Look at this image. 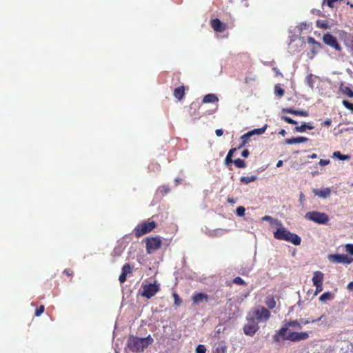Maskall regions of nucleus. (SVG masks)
Listing matches in <instances>:
<instances>
[{"mask_svg":"<svg viewBox=\"0 0 353 353\" xmlns=\"http://www.w3.org/2000/svg\"><path fill=\"white\" fill-rule=\"evenodd\" d=\"M243 330L245 335L253 336L259 330V322L254 317H247V323L244 325Z\"/></svg>","mask_w":353,"mask_h":353,"instance_id":"obj_3","label":"nucleus"},{"mask_svg":"<svg viewBox=\"0 0 353 353\" xmlns=\"http://www.w3.org/2000/svg\"><path fill=\"white\" fill-rule=\"evenodd\" d=\"M323 41L326 45L333 48L336 50H341V46L338 43L336 37L330 33H327L323 35Z\"/></svg>","mask_w":353,"mask_h":353,"instance_id":"obj_11","label":"nucleus"},{"mask_svg":"<svg viewBox=\"0 0 353 353\" xmlns=\"http://www.w3.org/2000/svg\"><path fill=\"white\" fill-rule=\"evenodd\" d=\"M274 93L276 96L281 97L284 95L285 91L279 85H276L274 87Z\"/></svg>","mask_w":353,"mask_h":353,"instance_id":"obj_33","label":"nucleus"},{"mask_svg":"<svg viewBox=\"0 0 353 353\" xmlns=\"http://www.w3.org/2000/svg\"><path fill=\"white\" fill-rule=\"evenodd\" d=\"M63 274H66L68 276L72 277L74 272L70 269H65L63 271Z\"/></svg>","mask_w":353,"mask_h":353,"instance_id":"obj_48","label":"nucleus"},{"mask_svg":"<svg viewBox=\"0 0 353 353\" xmlns=\"http://www.w3.org/2000/svg\"><path fill=\"white\" fill-rule=\"evenodd\" d=\"M256 179V176H241V179H240V181L241 182L243 183H245V184H248L250 182H253Z\"/></svg>","mask_w":353,"mask_h":353,"instance_id":"obj_28","label":"nucleus"},{"mask_svg":"<svg viewBox=\"0 0 353 353\" xmlns=\"http://www.w3.org/2000/svg\"><path fill=\"white\" fill-rule=\"evenodd\" d=\"M322 317H323V316H320L319 318H318L316 319H311V318L302 319H301V321L302 325H307L310 323H316V322L320 321L322 319Z\"/></svg>","mask_w":353,"mask_h":353,"instance_id":"obj_30","label":"nucleus"},{"mask_svg":"<svg viewBox=\"0 0 353 353\" xmlns=\"http://www.w3.org/2000/svg\"><path fill=\"white\" fill-rule=\"evenodd\" d=\"M316 287L315 294L323 291V284L314 285Z\"/></svg>","mask_w":353,"mask_h":353,"instance_id":"obj_45","label":"nucleus"},{"mask_svg":"<svg viewBox=\"0 0 353 353\" xmlns=\"http://www.w3.org/2000/svg\"><path fill=\"white\" fill-rule=\"evenodd\" d=\"M346 251L353 255V244H347L346 245Z\"/></svg>","mask_w":353,"mask_h":353,"instance_id":"obj_46","label":"nucleus"},{"mask_svg":"<svg viewBox=\"0 0 353 353\" xmlns=\"http://www.w3.org/2000/svg\"><path fill=\"white\" fill-rule=\"evenodd\" d=\"M160 290L159 285L156 283H150L143 285L141 296L147 299H150Z\"/></svg>","mask_w":353,"mask_h":353,"instance_id":"obj_6","label":"nucleus"},{"mask_svg":"<svg viewBox=\"0 0 353 353\" xmlns=\"http://www.w3.org/2000/svg\"><path fill=\"white\" fill-rule=\"evenodd\" d=\"M146 250L148 253H152L161 246L162 242L159 236L147 238L145 240Z\"/></svg>","mask_w":353,"mask_h":353,"instance_id":"obj_5","label":"nucleus"},{"mask_svg":"<svg viewBox=\"0 0 353 353\" xmlns=\"http://www.w3.org/2000/svg\"><path fill=\"white\" fill-rule=\"evenodd\" d=\"M308 140H309L308 138L303 137H299L288 139L285 140V143L287 144L292 145V144L305 143V142H307Z\"/></svg>","mask_w":353,"mask_h":353,"instance_id":"obj_19","label":"nucleus"},{"mask_svg":"<svg viewBox=\"0 0 353 353\" xmlns=\"http://www.w3.org/2000/svg\"><path fill=\"white\" fill-rule=\"evenodd\" d=\"M285 325L287 327H295V328H297V329H301L302 328V323H301V320L300 321H297V320L290 321L289 322H288L285 324Z\"/></svg>","mask_w":353,"mask_h":353,"instance_id":"obj_27","label":"nucleus"},{"mask_svg":"<svg viewBox=\"0 0 353 353\" xmlns=\"http://www.w3.org/2000/svg\"><path fill=\"white\" fill-rule=\"evenodd\" d=\"M316 26L323 29H327L329 28L328 22L325 20L317 21Z\"/></svg>","mask_w":353,"mask_h":353,"instance_id":"obj_34","label":"nucleus"},{"mask_svg":"<svg viewBox=\"0 0 353 353\" xmlns=\"http://www.w3.org/2000/svg\"><path fill=\"white\" fill-rule=\"evenodd\" d=\"M159 190L163 194H165L170 192V189L168 185H163L159 188Z\"/></svg>","mask_w":353,"mask_h":353,"instance_id":"obj_41","label":"nucleus"},{"mask_svg":"<svg viewBox=\"0 0 353 353\" xmlns=\"http://www.w3.org/2000/svg\"><path fill=\"white\" fill-rule=\"evenodd\" d=\"M232 283L239 285H246L245 281L239 276L235 277L233 279Z\"/></svg>","mask_w":353,"mask_h":353,"instance_id":"obj_37","label":"nucleus"},{"mask_svg":"<svg viewBox=\"0 0 353 353\" xmlns=\"http://www.w3.org/2000/svg\"><path fill=\"white\" fill-rule=\"evenodd\" d=\"M332 296H333V295L330 292H326L320 296L319 300L321 302H325L327 300L332 299Z\"/></svg>","mask_w":353,"mask_h":353,"instance_id":"obj_29","label":"nucleus"},{"mask_svg":"<svg viewBox=\"0 0 353 353\" xmlns=\"http://www.w3.org/2000/svg\"><path fill=\"white\" fill-rule=\"evenodd\" d=\"M281 119H282V120H283L285 122L290 123V124H296L297 123V122L295 120L291 119L290 117H286V116H283Z\"/></svg>","mask_w":353,"mask_h":353,"instance_id":"obj_44","label":"nucleus"},{"mask_svg":"<svg viewBox=\"0 0 353 353\" xmlns=\"http://www.w3.org/2000/svg\"><path fill=\"white\" fill-rule=\"evenodd\" d=\"M241 154H250V152L248 151V150H243L241 152Z\"/></svg>","mask_w":353,"mask_h":353,"instance_id":"obj_60","label":"nucleus"},{"mask_svg":"<svg viewBox=\"0 0 353 353\" xmlns=\"http://www.w3.org/2000/svg\"><path fill=\"white\" fill-rule=\"evenodd\" d=\"M305 217L319 224H326L329 221L327 214L317 211L308 212L305 214Z\"/></svg>","mask_w":353,"mask_h":353,"instance_id":"obj_4","label":"nucleus"},{"mask_svg":"<svg viewBox=\"0 0 353 353\" xmlns=\"http://www.w3.org/2000/svg\"><path fill=\"white\" fill-rule=\"evenodd\" d=\"M324 274L320 271L314 272L312 277L313 285L323 284Z\"/></svg>","mask_w":353,"mask_h":353,"instance_id":"obj_17","label":"nucleus"},{"mask_svg":"<svg viewBox=\"0 0 353 353\" xmlns=\"http://www.w3.org/2000/svg\"><path fill=\"white\" fill-rule=\"evenodd\" d=\"M267 127H268L267 124H265L262 128L254 129V130L244 134L241 137V143L240 144V146H243V145H245L248 143L249 139L252 136L255 135V134H258V135L263 134L265 132Z\"/></svg>","mask_w":353,"mask_h":353,"instance_id":"obj_7","label":"nucleus"},{"mask_svg":"<svg viewBox=\"0 0 353 353\" xmlns=\"http://www.w3.org/2000/svg\"><path fill=\"white\" fill-rule=\"evenodd\" d=\"M309 338V334L306 332H292L290 330V332L288 333L287 341H290L292 342H298L301 341L306 340Z\"/></svg>","mask_w":353,"mask_h":353,"instance_id":"obj_10","label":"nucleus"},{"mask_svg":"<svg viewBox=\"0 0 353 353\" xmlns=\"http://www.w3.org/2000/svg\"><path fill=\"white\" fill-rule=\"evenodd\" d=\"M226 352V346L222 344L218 345L213 350V353H225Z\"/></svg>","mask_w":353,"mask_h":353,"instance_id":"obj_31","label":"nucleus"},{"mask_svg":"<svg viewBox=\"0 0 353 353\" xmlns=\"http://www.w3.org/2000/svg\"><path fill=\"white\" fill-rule=\"evenodd\" d=\"M172 295H173V298L174 300V306L175 307L179 306L182 303L181 299L180 298L179 294L176 292H174Z\"/></svg>","mask_w":353,"mask_h":353,"instance_id":"obj_35","label":"nucleus"},{"mask_svg":"<svg viewBox=\"0 0 353 353\" xmlns=\"http://www.w3.org/2000/svg\"><path fill=\"white\" fill-rule=\"evenodd\" d=\"M218 101L219 99L214 94H208L203 99V103H215Z\"/></svg>","mask_w":353,"mask_h":353,"instance_id":"obj_24","label":"nucleus"},{"mask_svg":"<svg viewBox=\"0 0 353 353\" xmlns=\"http://www.w3.org/2000/svg\"><path fill=\"white\" fill-rule=\"evenodd\" d=\"M234 163L235 164V165L237 167V168H244L245 166V162L243 160L241 159H236L234 161Z\"/></svg>","mask_w":353,"mask_h":353,"instance_id":"obj_39","label":"nucleus"},{"mask_svg":"<svg viewBox=\"0 0 353 353\" xmlns=\"http://www.w3.org/2000/svg\"><path fill=\"white\" fill-rule=\"evenodd\" d=\"M245 209L243 206H239L236 210V213L238 216H242L245 214Z\"/></svg>","mask_w":353,"mask_h":353,"instance_id":"obj_40","label":"nucleus"},{"mask_svg":"<svg viewBox=\"0 0 353 353\" xmlns=\"http://www.w3.org/2000/svg\"><path fill=\"white\" fill-rule=\"evenodd\" d=\"M347 289L350 291H353V281L350 282L347 285Z\"/></svg>","mask_w":353,"mask_h":353,"instance_id":"obj_55","label":"nucleus"},{"mask_svg":"<svg viewBox=\"0 0 353 353\" xmlns=\"http://www.w3.org/2000/svg\"><path fill=\"white\" fill-rule=\"evenodd\" d=\"M348 46L353 51V37L350 40Z\"/></svg>","mask_w":353,"mask_h":353,"instance_id":"obj_56","label":"nucleus"},{"mask_svg":"<svg viewBox=\"0 0 353 353\" xmlns=\"http://www.w3.org/2000/svg\"><path fill=\"white\" fill-rule=\"evenodd\" d=\"M284 112L290 113L296 116L307 117L309 115L307 111L304 110H296L292 108H286L283 110Z\"/></svg>","mask_w":353,"mask_h":353,"instance_id":"obj_18","label":"nucleus"},{"mask_svg":"<svg viewBox=\"0 0 353 353\" xmlns=\"http://www.w3.org/2000/svg\"><path fill=\"white\" fill-rule=\"evenodd\" d=\"M312 192L316 196L323 199L329 197L331 194V190L328 188H322L320 190L314 189Z\"/></svg>","mask_w":353,"mask_h":353,"instance_id":"obj_16","label":"nucleus"},{"mask_svg":"<svg viewBox=\"0 0 353 353\" xmlns=\"http://www.w3.org/2000/svg\"><path fill=\"white\" fill-rule=\"evenodd\" d=\"M303 197H304L303 194V193H301V194H300V201H302V200L303 199Z\"/></svg>","mask_w":353,"mask_h":353,"instance_id":"obj_63","label":"nucleus"},{"mask_svg":"<svg viewBox=\"0 0 353 353\" xmlns=\"http://www.w3.org/2000/svg\"><path fill=\"white\" fill-rule=\"evenodd\" d=\"M265 303L267 307L270 310L276 307V301L274 299V297L272 295L267 296Z\"/></svg>","mask_w":353,"mask_h":353,"instance_id":"obj_25","label":"nucleus"},{"mask_svg":"<svg viewBox=\"0 0 353 353\" xmlns=\"http://www.w3.org/2000/svg\"><path fill=\"white\" fill-rule=\"evenodd\" d=\"M282 165H283V161L279 160V161L277 162V163H276V167L279 168V167L282 166Z\"/></svg>","mask_w":353,"mask_h":353,"instance_id":"obj_59","label":"nucleus"},{"mask_svg":"<svg viewBox=\"0 0 353 353\" xmlns=\"http://www.w3.org/2000/svg\"><path fill=\"white\" fill-rule=\"evenodd\" d=\"M185 95V87L184 85H181L176 88L174 90V96L178 100H181Z\"/></svg>","mask_w":353,"mask_h":353,"instance_id":"obj_20","label":"nucleus"},{"mask_svg":"<svg viewBox=\"0 0 353 353\" xmlns=\"http://www.w3.org/2000/svg\"><path fill=\"white\" fill-rule=\"evenodd\" d=\"M332 154L336 155V154H341L340 152H334Z\"/></svg>","mask_w":353,"mask_h":353,"instance_id":"obj_64","label":"nucleus"},{"mask_svg":"<svg viewBox=\"0 0 353 353\" xmlns=\"http://www.w3.org/2000/svg\"><path fill=\"white\" fill-rule=\"evenodd\" d=\"M329 260L334 263H343V264H350L353 261V259L349 258L347 255L345 254H330L328 256Z\"/></svg>","mask_w":353,"mask_h":353,"instance_id":"obj_9","label":"nucleus"},{"mask_svg":"<svg viewBox=\"0 0 353 353\" xmlns=\"http://www.w3.org/2000/svg\"><path fill=\"white\" fill-rule=\"evenodd\" d=\"M154 340L150 335L145 338H139L134 336H130L128 339V347L132 352H142L150 344L153 343Z\"/></svg>","mask_w":353,"mask_h":353,"instance_id":"obj_1","label":"nucleus"},{"mask_svg":"<svg viewBox=\"0 0 353 353\" xmlns=\"http://www.w3.org/2000/svg\"><path fill=\"white\" fill-rule=\"evenodd\" d=\"M334 157H336L340 160H349L350 156H333Z\"/></svg>","mask_w":353,"mask_h":353,"instance_id":"obj_50","label":"nucleus"},{"mask_svg":"<svg viewBox=\"0 0 353 353\" xmlns=\"http://www.w3.org/2000/svg\"><path fill=\"white\" fill-rule=\"evenodd\" d=\"M44 310L45 307L44 305H41L38 308L36 309L34 315L36 316H39L44 312Z\"/></svg>","mask_w":353,"mask_h":353,"instance_id":"obj_42","label":"nucleus"},{"mask_svg":"<svg viewBox=\"0 0 353 353\" xmlns=\"http://www.w3.org/2000/svg\"><path fill=\"white\" fill-rule=\"evenodd\" d=\"M339 91L349 97H353V91L352 89L350 87L345 85L343 83L340 85Z\"/></svg>","mask_w":353,"mask_h":353,"instance_id":"obj_23","label":"nucleus"},{"mask_svg":"<svg viewBox=\"0 0 353 353\" xmlns=\"http://www.w3.org/2000/svg\"><path fill=\"white\" fill-rule=\"evenodd\" d=\"M289 332H290V330L286 325H285L284 327H281L280 330L276 331V332L274 334V335L273 336L274 341L279 343L282 339L287 340V337Z\"/></svg>","mask_w":353,"mask_h":353,"instance_id":"obj_12","label":"nucleus"},{"mask_svg":"<svg viewBox=\"0 0 353 353\" xmlns=\"http://www.w3.org/2000/svg\"><path fill=\"white\" fill-rule=\"evenodd\" d=\"M215 133L217 137H221L223 135V131L222 129H217L216 130Z\"/></svg>","mask_w":353,"mask_h":353,"instance_id":"obj_53","label":"nucleus"},{"mask_svg":"<svg viewBox=\"0 0 353 353\" xmlns=\"http://www.w3.org/2000/svg\"><path fill=\"white\" fill-rule=\"evenodd\" d=\"M288 230L280 226L274 232V237L276 239L281 240L286 234Z\"/></svg>","mask_w":353,"mask_h":353,"instance_id":"obj_21","label":"nucleus"},{"mask_svg":"<svg viewBox=\"0 0 353 353\" xmlns=\"http://www.w3.org/2000/svg\"><path fill=\"white\" fill-rule=\"evenodd\" d=\"M329 163H330L329 160L321 159L319 161V164L323 166L329 164Z\"/></svg>","mask_w":353,"mask_h":353,"instance_id":"obj_51","label":"nucleus"},{"mask_svg":"<svg viewBox=\"0 0 353 353\" xmlns=\"http://www.w3.org/2000/svg\"><path fill=\"white\" fill-rule=\"evenodd\" d=\"M206 348L203 345H199L196 348V353H205Z\"/></svg>","mask_w":353,"mask_h":353,"instance_id":"obj_43","label":"nucleus"},{"mask_svg":"<svg viewBox=\"0 0 353 353\" xmlns=\"http://www.w3.org/2000/svg\"><path fill=\"white\" fill-rule=\"evenodd\" d=\"M314 128V127L312 125V123H303L300 126L295 127L294 130L297 132H304L307 130H313Z\"/></svg>","mask_w":353,"mask_h":353,"instance_id":"obj_22","label":"nucleus"},{"mask_svg":"<svg viewBox=\"0 0 353 353\" xmlns=\"http://www.w3.org/2000/svg\"><path fill=\"white\" fill-rule=\"evenodd\" d=\"M208 295L203 292L195 293L192 297V300L194 304H199L202 302H208Z\"/></svg>","mask_w":353,"mask_h":353,"instance_id":"obj_15","label":"nucleus"},{"mask_svg":"<svg viewBox=\"0 0 353 353\" xmlns=\"http://www.w3.org/2000/svg\"><path fill=\"white\" fill-rule=\"evenodd\" d=\"M181 179H179V178H176V179H175V184H176V185H178L179 184H180V183H181Z\"/></svg>","mask_w":353,"mask_h":353,"instance_id":"obj_57","label":"nucleus"},{"mask_svg":"<svg viewBox=\"0 0 353 353\" xmlns=\"http://www.w3.org/2000/svg\"><path fill=\"white\" fill-rule=\"evenodd\" d=\"M256 320L259 321H267L270 317V311L264 307H259L253 311Z\"/></svg>","mask_w":353,"mask_h":353,"instance_id":"obj_8","label":"nucleus"},{"mask_svg":"<svg viewBox=\"0 0 353 353\" xmlns=\"http://www.w3.org/2000/svg\"><path fill=\"white\" fill-rule=\"evenodd\" d=\"M279 134H281V135L283 136H285V134H286V132L285 130H281L279 132Z\"/></svg>","mask_w":353,"mask_h":353,"instance_id":"obj_62","label":"nucleus"},{"mask_svg":"<svg viewBox=\"0 0 353 353\" xmlns=\"http://www.w3.org/2000/svg\"><path fill=\"white\" fill-rule=\"evenodd\" d=\"M307 42L310 44L314 45V48L312 50V52H314V49L320 48V47H321V43L317 42L313 37H308Z\"/></svg>","mask_w":353,"mask_h":353,"instance_id":"obj_32","label":"nucleus"},{"mask_svg":"<svg viewBox=\"0 0 353 353\" xmlns=\"http://www.w3.org/2000/svg\"><path fill=\"white\" fill-rule=\"evenodd\" d=\"M281 240L290 242L295 245H300L301 242V237L294 233H292L289 230H288L285 236Z\"/></svg>","mask_w":353,"mask_h":353,"instance_id":"obj_14","label":"nucleus"},{"mask_svg":"<svg viewBox=\"0 0 353 353\" xmlns=\"http://www.w3.org/2000/svg\"><path fill=\"white\" fill-rule=\"evenodd\" d=\"M262 220L269 221L272 225H276L278 226H281L282 225V223H281V222L280 221H279L277 219H274L272 216H268V215L264 216L262 218Z\"/></svg>","mask_w":353,"mask_h":353,"instance_id":"obj_26","label":"nucleus"},{"mask_svg":"<svg viewBox=\"0 0 353 353\" xmlns=\"http://www.w3.org/2000/svg\"><path fill=\"white\" fill-rule=\"evenodd\" d=\"M212 29L217 32H223L228 29V26L222 23L219 19H213L210 21Z\"/></svg>","mask_w":353,"mask_h":353,"instance_id":"obj_13","label":"nucleus"},{"mask_svg":"<svg viewBox=\"0 0 353 353\" xmlns=\"http://www.w3.org/2000/svg\"><path fill=\"white\" fill-rule=\"evenodd\" d=\"M228 202L230 203H235V201L233 199L228 198Z\"/></svg>","mask_w":353,"mask_h":353,"instance_id":"obj_61","label":"nucleus"},{"mask_svg":"<svg viewBox=\"0 0 353 353\" xmlns=\"http://www.w3.org/2000/svg\"><path fill=\"white\" fill-rule=\"evenodd\" d=\"M126 276H127V275L125 274V273L121 272V274H120V276L119 277V280L120 283H124L126 281Z\"/></svg>","mask_w":353,"mask_h":353,"instance_id":"obj_47","label":"nucleus"},{"mask_svg":"<svg viewBox=\"0 0 353 353\" xmlns=\"http://www.w3.org/2000/svg\"><path fill=\"white\" fill-rule=\"evenodd\" d=\"M343 105L352 112H353V103H350L347 100H343L342 102Z\"/></svg>","mask_w":353,"mask_h":353,"instance_id":"obj_38","label":"nucleus"},{"mask_svg":"<svg viewBox=\"0 0 353 353\" xmlns=\"http://www.w3.org/2000/svg\"><path fill=\"white\" fill-rule=\"evenodd\" d=\"M232 156H226V158L225 159V163L227 165H228L230 163H232Z\"/></svg>","mask_w":353,"mask_h":353,"instance_id":"obj_49","label":"nucleus"},{"mask_svg":"<svg viewBox=\"0 0 353 353\" xmlns=\"http://www.w3.org/2000/svg\"><path fill=\"white\" fill-rule=\"evenodd\" d=\"M273 71L275 72L276 76H281L283 77V74L279 71L277 68H273Z\"/></svg>","mask_w":353,"mask_h":353,"instance_id":"obj_52","label":"nucleus"},{"mask_svg":"<svg viewBox=\"0 0 353 353\" xmlns=\"http://www.w3.org/2000/svg\"><path fill=\"white\" fill-rule=\"evenodd\" d=\"M132 271V268L131 267V265L128 263H126L125 264L123 267H122V272L123 273H125V274H130Z\"/></svg>","mask_w":353,"mask_h":353,"instance_id":"obj_36","label":"nucleus"},{"mask_svg":"<svg viewBox=\"0 0 353 353\" xmlns=\"http://www.w3.org/2000/svg\"><path fill=\"white\" fill-rule=\"evenodd\" d=\"M236 150V148H232L229 150L228 154V155H230V154H233V153L235 152Z\"/></svg>","mask_w":353,"mask_h":353,"instance_id":"obj_58","label":"nucleus"},{"mask_svg":"<svg viewBox=\"0 0 353 353\" xmlns=\"http://www.w3.org/2000/svg\"><path fill=\"white\" fill-rule=\"evenodd\" d=\"M157 227V223L155 221L149 220L145 221L139 224H138L134 229L133 230V233L137 238H139L143 235H145L152 230H153Z\"/></svg>","mask_w":353,"mask_h":353,"instance_id":"obj_2","label":"nucleus"},{"mask_svg":"<svg viewBox=\"0 0 353 353\" xmlns=\"http://www.w3.org/2000/svg\"><path fill=\"white\" fill-rule=\"evenodd\" d=\"M331 123L332 121L330 119H327L322 123V125L324 126H330L331 125Z\"/></svg>","mask_w":353,"mask_h":353,"instance_id":"obj_54","label":"nucleus"}]
</instances>
